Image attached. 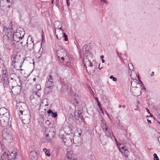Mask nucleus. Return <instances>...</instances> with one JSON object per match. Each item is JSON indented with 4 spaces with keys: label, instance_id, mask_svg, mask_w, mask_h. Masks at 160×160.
I'll return each mask as SVG.
<instances>
[{
    "label": "nucleus",
    "instance_id": "obj_9",
    "mask_svg": "<svg viewBox=\"0 0 160 160\" xmlns=\"http://www.w3.org/2000/svg\"><path fill=\"white\" fill-rule=\"evenodd\" d=\"M47 81L45 87L46 88H50L53 85V79L51 75H50Z\"/></svg>",
    "mask_w": 160,
    "mask_h": 160
},
{
    "label": "nucleus",
    "instance_id": "obj_45",
    "mask_svg": "<svg viewBox=\"0 0 160 160\" xmlns=\"http://www.w3.org/2000/svg\"><path fill=\"white\" fill-rule=\"evenodd\" d=\"M70 65V63L69 62H67L66 63V65L67 66H69Z\"/></svg>",
    "mask_w": 160,
    "mask_h": 160
},
{
    "label": "nucleus",
    "instance_id": "obj_27",
    "mask_svg": "<svg viewBox=\"0 0 160 160\" xmlns=\"http://www.w3.org/2000/svg\"><path fill=\"white\" fill-rule=\"evenodd\" d=\"M91 68H89V72H88L91 75H93L95 74V71L94 70L92 69V67H91Z\"/></svg>",
    "mask_w": 160,
    "mask_h": 160
},
{
    "label": "nucleus",
    "instance_id": "obj_30",
    "mask_svg": "<svg viewBox=\"0 0 160 160\" xmlns=\"http://www.w3.org/2000/svg\"><path fill=\"white\" fill-rule=\"evenodd\" d=\"M102 128L103 130L105 131V130H107V129L109 128L108 126H107L106 124L104 123L102 125Z\"/></svg>",
    "mask_w": 160,
    "mask_h": 160
},
{
    "label": "nucleus",
    "instance_id": "obj_4",
    "mask_svg": "<svg viewBox=\"0 0 160 160\" xmlns=\"http://www.w3.org/2000/svg\"><path fill=\"white\" fill-rule=\"evenodd\" d=\"M56 24L58 25V27H55L56 33V31L57 29V34H56V36L58 39H61L63 37V32L61 28V23L59 22H55L54 25H56Z\"/></svg>",
    "mask_w": 160,
    "mask_h": 160
},
{
    "label": "nucleus",
    "instance_id": "obj_56",
    "mask_svg": "<svg viewBox=\"0 0 160 160\" xmlns=\"http://www.w3.org/2000/svg\"><path fill=\"white\" fill-rule=\"evenodd\" d=\"M36 78H33V82H35V81H36Z\"/></svg>",
    "mask_w": 160,
    "mask_h": 160
},
{
    "label": "nucleus",
    "instance_id": "obj_58",
    "mask_svg": "<svg viewBox=\"0 0 160 160\" xmlns=\"http://www.w3.org/2000/svg\"><path fill=\"white\" fill-rule=\"evenodd\" d=\"M6 1L8 3H10L11 2L10 0H7Z\"/></svg>",
    "mask_w": 160,
    "mask_h": 160
},
{
    "label": "nucleus",
    "instance_id": "obj_22",
    "mask_svg": "<svg viewBox=\"0 0 160 160\" xmlns=\"http://www.w3.org/2000/svg\"><path fill=\"white\" fill-rule=\"evenodd\" d=\"M2 118L4 119V121L6 122H8V120L10 118V114L9 113H7L6 114L3 115H1Z\"/></svg>",
    "mask_w": 160,
    "mask_h": 160
},
{
    "label": "nucleus",
    "instance_id": "obj_34",
    "mask_svg": "<svg viewBox=\"0 0 160 160\" xmlns=\"http://www.w3.org/2000/svg\"><path fill=\"white\" fill-rule=\"evenodd\" d=\"M128 66L129 67V69L130 70H132L134 68L133 66V64L131 62H130L128 64Z\"/></svg>",
    "mask_w": 160,
    "mask_h": 160
},
{
    "label": "nucleus",
    "instance_id": "obj_15",
    "mask_svg": "<svg viewBox=\"0 0 160 160\" xmlns=\"http://www.w3.org/2000/svg\"><path fill=\"white\" fill-rule=\"evenodd\" d=\"M83 63L84 64V66L86 67V70L88 72L87 69V66H88L89 68H91V67H92V63L88 59H86L85 60L84 59H83Z\"/></svg>",
    "mask_w": 160,
    "mask_h": 160
},
{
    "label": "nucleus",
    "instance_id": "obj_41",
    "mask_svg": "<svg viewBox=\"0 0 160 160\" xmlns=\"http://www.w3.org/2000/svg\"><path fill=\"white\" fill-rule=\"evenodd\" d=\"M53 111L51 110V109H50L48 111V113L49 114H51L53 112Z\"/></svg>",
    "mask_w": 160,
    "mask_h": 160
},
{
    "label": "nucleus",
    "instance_id": "obj_33",
    "mask_svg": "<svg viewBox=\"0 0 160 160\" xmlns=\"http://www.w3.org/2000/svg\"><path fill=\"white\" fill-rule=\"evenodd\" d=\"M86 45H84L82 48V51L83 53H85L87 52V49H86Z\"/></svg>",
    "mask_w": 160,
    "mask_h": 160
},
{
    "label": "nucleus",
    "instance_id": "obj_61",
    "mask_svg": "<svg viewBox=\"0 0 160 160\" xmlns=\"http://www.w3.org/2000/svg\"><path fill=\"white\" fill-rule=\"evenodd\" d=\"M100 109L101 111L102 112V113H103V111L102 109L101 108H100Z\"/></svg>",
    "mask_w": 160,
    "mask_h": 160
},
{
    "label": "nucleus",
    "instance_id": "obj_8",
    "mask_svg": "<svg viewBox=\"0 0 160 160\" xmlns=\"http://www.w3.org/2000/svg\"><path fill=\"white\" fill-rule=\"evenodd\" d=\"M27 47L30 50H32L34 48V44L33 41L32 40V38L28 37V38L26 43Z\"/></svg>",
    "mask_w": 160,
    "mask_h": 160
},
{
    "label": "nucleus",
    "instance_id": "obj_51",
    "mask_svg": "<svg viewBox=\"0 0 160 160\" xmlns=\"http://www.w3.org/2000/svg\"><path fill=\"white\" fill-rule=\"evenodd\" d=\"M154 75V72H152L151 74V76H153Z\"/></svg>",
    "mask_w": 160,
    "mask_h": 160
},
{
    "label": "nucleus",
    "instance_id": "obj_12",
    "mask_svg": "<svg viewBox=\"0 0 160 160\" xmlns=\"http://www.w3.org/2000/svg\"><path fill=\"white\" fill-rule=\"evenodd\" d=\"M120 151L126 157H128V155L129 153V152L127 149L125 148V147H122L119 148Z\"/></svg>",
    "mask_w": 160,
    "mask_h": 160
},
{
    "label": "nucleus",
    "instance_id": "obj_50",
    "mask_svg": "<svg viewBox=\"0 0 160 160\" xmlns=\"http://www.w3.org/2000/svg\"><path fill=\"white\" fill-rule=\"evenodd\" d=\"M138 106H136V108H134V109L135 110H137L138 109Z\"/></svg>",
    "mask_w": 160,
    "mask_h": 160
},
{
    "label": "nucleus",
    "instance_id": "obj_32",
    "mask_svg": "<svg viewBox=\"0 0 160 160\" xmlns=\"http://www.w3.org/2000/svg\"><path fill=\"white\" fill-rule=\"evenodd\" d=\"M35 88L37 89L36 92H38L41 90V86L39 84H36L35 86Z\"/></svg>",
    "mask_w": 160,
    "mask_h": 160
},
{
    "label": "nucleus",
    "instance_id": "obj_26",
    "mask_svg": "<svg viewBox=\"0 0 160 160\" xmlns=\"http://www.w3.org/2000/svg\"><path fill=\"white\" fill-rule=\"evenodd\" d=\"M12 65L14 67H15V63H17V57L13 58V59L12 58Z\"/></svg>",
    "mask_w": 160,
    "mask_h": 160
},
{
    "label": "nucleus",
    "instance_id": "obj_53",
    "mask_svg": "<svg viewBox=\"0 0 160 160\" xmlns=\"http://www.w3.org/2000/svg\"><path fill=\"white\" fill-rule=\"evenodd\" d=\"M114 138L115 139V141L116 142V143H118V142L117 141L116 138L115 137H114Z\"/></svg>",
    "mask_w": 160,
    "mask_h": 160
},
{
    "label": "nucleus",
    "instance_id": "obj_38",
    "mask_svg": "<svg viewBox=\"0 0 160 160\" xmlns=\"http://www.w3.org/2000/svg\"><path fill=\"white\" fill-rule=\"evenodd\" d=\"M51 115L53 117L56 118V117H57V112H53L51 114Z\"/></svg>",
    "mask_w": 160,
    "mask_h": 160
},
{
    "label": "nucleus",
    "instance_id": "obj_64",
    "mask_svg": "<svg viewBox=\"0 0 160 160\" xmlns=\"http://www.w3.org/2000/svg\"><path fill=\"white\" fill-rule=\"evenodd\" d=\"M78 134L79 135V136H81L82 135V134L81 133H79Z\"/></svg>",
    "mask_w": 160,
    "mask_h": 160
},
{
    "label": "nucleus",
    "instance_id": "obj_20",
    "mask_svg": "<svg viewBox=\"0 0 160 160\" xmlns=\"http://www.w3.org/2000/svg\"><path fill=\"white\" fill-rule=\"evenodd\" d=\"M24 104L22 102H18L16 104V108L18 110L24 109L23 108V105Z\"/></svg>",
    "mask_w": 160,
    "mask_h": 160
},
{
    "label": "nucleus",
    "instance_id": "obj_57",
    "mask_svg": "<svg viewBox=\"0 0 160 160\" xmlns=\"http://www.w3.org/2000/svg\"><path fill=\"white\" fill-rule=\"evenodd\" d=\"M111 136H112V137H113L114 138V135L112 133H111Z\"/></svg>",
    "mask_w": 160,
    "mask_h": 160
},
{
    "label": "nucleus",
    "instance_id": "obj_37",
    "mask_svg": "<svg viewBox=\"0 0 160 160\" xmlns=\"http://www.w3.org/2000/svg\"><path fill=\"white\" fill-rule=\"evenodd\" d=\"M16 160H23V158L20 155L17 156V157L16 158Z\"/></svg>",
    "mask_w": 160,
    "mask_h": 160
},
{
    "label": "nucleus",
    "instance_id": "obj_55",
    "mask_svg": "<svg viewBox=\"0 0 160 160\" xmlns=\"http://www.w3.org/2000/svg\"><path fill=\"white\" fill-rule=\"evenodd\" d=\"M113 77H113V75H111V76H110V79H112V78H113Z\"/></svg>",
    "mask_w": 160,
    "mask_h": 160
},
{
    "label": "nucleus",
    "instance_id": "obj_18",
    "mask_svg": "<svg viewBox=\"0 0 160 160\" xmlns=\"http://www.w3.org/2000/svg\"><path fill=\"white\" fill-rule=\"evenodd\" d=\"M73 152L72 151H71L69 152H68L66 153V159L67 158L69 160H71L72 159H73Z\"/></svg>",
    "mask_w": 160,
    "mask_h": 160
},
{
    "label": "nucleus",
    "instance_id": "obj_1",
    "mask_svg": "<svg viewBox=\"0 0 160 160\" xmlns=\"http://www.w3.org/2000/svg\"><path fill=\"white\" fill-rule=\"evenodd\" d=\"M25 34V32L24 29L22 28H19L17 30V31L14 33H12L11 36L9 35V41L8 42L11 44L12 43L15 44V42H13V41H15L18 43V45L21 44V46H22L23 43L22 39Z\"/></svg>",
    "mask_w": 160,
    "mask_h": 160
},
{
    "label": "nucleus",
    "instance_id": "obj_19",
    "mask_svg": "<svg viewBox=\"0 0 160 160\" xmlns=\"http://www.w3.org/2000/svg\"><path fill=\"white\" fill-rule=\"evenodd\" d=\"M30 117L28 115H24L22 120L23 123L25 124L28 123L30 121Z\"/></svg>",
    "mask_w": 160,
    "mask_h": 160
},
{
    "label": "nucleus",
    "instance_id": "obj_36",
    "mask_svg": "<svg viewBox=\"0 0 160 160\" xmlns=\"http://www.w3.org/2000/svg\"><path fill=\"white\" fill-rule=\"evenodd\" d=\"M153 160H159V159L156 153H154L153 154Z\"/></svg>",
    "mask_w": 160,
    "mask_h": 160
},
{
    "label": "nucleus",
    "instance_id": "obj_6",
    "mask_svg": "<svg viewBox=\"0 0 160 160\" xmlns=\"http://www.w3.org/2000/svg\"><path fill=\"white\" fill-rule=\"evenodd\" d=\"M17 150L13 151H9L8 152V153L6 154V155L5 156H4V157L7 156L8 160H14L16 159L17 156Z\"/></svg>",
    "mask_w": 160,
    "mask_h": 160
},
{
    "label": "nucleus",
    "instance_id": "obj_40",
    "mask_svg": "<svg viewBox=\"0 0 160 160\" xmlns=\"http://www.w3.org/2000/svg\"><path fill=\"white\" fill-rule=\"evenodd\" d=\"M46 124L48 125H49L51 124V122H50L49 120H47L46 122Z\"/></svg>",
    "mask_w": 160,
    "mask_h": 160
},
{
    "label": "nucleus",
    "instance_id": "obj_2",
    "mask_svg": "<svg viewBox=\"0 0 160 160\" xmlns=\"http://www.w3.org/2000/svg\"><path fill=\"white\" fill-rule=\"evenodd\" d=\"M5 28H6L7 30H6L5 33L4 32V31H2V34H3V39L4 42H8L9 41L10 37L9 35L10 34V36H11L13 33L12 31H13V29L11 22H9V25L6 26Z\"/></svg>",
    "mask_w": 160,
    "mask_h": 160
},
{
    "label": "nucleus",
    "instance_id": "obj_11",
    "mask_svg": "<svg viewBox=\"0 0 160 160\" xmlns=\"http://www.w3.org/2000/svg\"><path fill=\"white\" fill-rule=\"evenodd\" d=\"M56 53L58 55L61 56L63 55H65L66 56V52L65 50L62 48L61 46H59L58 50L56 51Z\"/></svg>",
    "mask_w": 160,
    "mask_h": 160
},
{
    "label": "nucleus",
    "instance_id": "obj_59",
    "mask_svg": "<svg viewBox=\"0 0 160 160\" xmlns=\"http://www.w3.org/2000/svg\"><path fill=\"white\" fill-rule=\"evenodd\" d=\"M105 62V61L103 59H102V63H104Z\"/></svg>",
    "mask_w": 160,
    "mask_h": 160
},
{
    "label": "nucleus",
    "instance_id": "obj_25",
    "mask_svg": "<svg viewBox=\"0 0 160 160\" xmlns=\"http://www.w3.org/2000/svg\"><path fill=\"white\" fill-rule=\"evenodd\" d=\"M74 117L76 120L80 122H82L83 120H84L83 117L82 116H77L76 117L75 116Z\"/></svg>",
    "mask_w": 160,
    "mask_h": 160
},
{
    "label": "nucleus",
    "instance_id": "obj_35",
    "mask_svg": "<svg viewBox=\"0 0 160 160\" xmlns=\"http://www.w3.org/2000/svg\"><path fill=\"white\" fill-rule=\"evenodd\" d=\"M2 134H11L10 131L7 129H5L4 130V131Z\"/></svg>",
    "mask_w": 160,
    "mask_h": 160
},
{
    "label": "nucleus",
    "instance_id": "obj_49",
    "mask_svg": "<svg viewBox=\"0 0 160 160\" xmlns=\"http://www.w3.org/2000/svg\"><path fill=\"white\" fill-rule=\"evenodd\" d=\"M146 109L147 111V112L148 113H149V114H150V111H149V110L148 109V108H146Z\"/></svg>",
    "mask_w": 160,
    "mask_h": 160
},
{
    "label": "nucleus",
    "instance_id": "obj_63",
    "mask_svg": "<svg viewBox=\"0 0 160 160\" xmlns=\"http://www.w3.org/2000/svg\"><path fill=\"white\" fill-rule=\"evenodd\" d=\"M121 105H118V108H121Z\"/></svg>",
    "mask_w": 160,
    "mask_h": 160
},
{
    "label": "nucleus",
    "instance_id": "obj_54",
    "mask_svg": "<svg viewBox=\"0 0 160 160\" xmlns=\"http://www.w3.org/2000/svg\"><path fill=\"white\" fill-rule=\"evenodd\" d=\"M139 78H140V77H139V76H138V79L139 80V81L142 84V82L139 79Z\"/></svg>",
    "mask_w": 160,
    "mask_h": 160
},
{
    "label": "nucleus",
    "instance_id": "obj_29",
    "mask_svg": "<svg viewBox=\"0 0 160 160\" xmlns=\"http://www.w3.org/2000/svg\"><path fill=\"white\" fill-rule=\"evenodd\" d=\"M81 112L79 111H76L74 113V117L76 116V117H77V116H81Z\"/></svg>",
    "mask_w": 160,
    "mask_h": 160
},
{
    "label": "nucleus",
    "instance_id": "obj_62",
    "mask_svg": "<svg viewBox=\"0 0 160 160\" xmlns=\"http://www.w3.org/2000/svg\"><path fill=\"white\" fill-rule=\"evenodd\" d=\"M126 107V106L124 105L122 106V107L123 108H125Z\"/></svg>",
    "mask_w": 160,
    "mask_h": 160
},
{
    "label": "nucleus",
    "instance_id": "obj_60",
    "mask_svg": "<svg viewBox=\"0 0 160 160\" xmlns=\"http://www.w3.org/2000/svg\"><path fill=\"white\" fill-rule=\"evenodd\" d=\"M100 58L102 59H103V58H104V56L103 55H102L101 56Z\"/></svg>",
    "mask_w": 160,
    "mask_h": 160
},
{
    "label": "nucleus",
    "instance_id": "obj_31",
    "mask_svg": "<svg viewBox=\"0 0 160 160\" xmlns=\"http://www.w3.org/2000/svg\"><path fill=\"white\" fill-rule=\"evenodd\" d=\"M64 79L63 80L61 79H60V82L62 83V86H69V85H68V84L67 83H65L64 82Z\"/></svg>",
    "mask_w": 160,
    "mask_h": 160
},
{
    "label": "nucleus",
    "instance_id": "obj_3",
    "mask_svg": "<svg viewBox=\"0 0 160 160\" xmlns=\"http://www.w3.org/2000/svg\"><path fill=\"white\" fill-rule=\"evenodd\" d=\"M55 129L53 127H49L46 128L45 134L46 141L48 142L51 140L55 136Z\"/></svg>",
    "mask_w": 160,
    "mask_h": 160
},
{
    "label": "nucleus",
    "instance_id": "obj_10",
    "mask_svg": "<svg viewBox=\"0 0 160 160\" xmlns=\"http://www.w3.org/2000/svg\"><path fill=\"white\" fill-rule=\"evenodd\" d=\"M130 90L133 95L136 96H139L141 93L140 88L139 87L136 88H130Z\"/></svg>",
    "mask_w": 160,
    "mask_h": 160
},
{
    "label": "nucleus",
    "instance_id": "obj_13",
    "mask_svg": "<svg viewBox=\"0 0 160 160\" xmlns=\"http://www.w3.org/2000/svg\"><path fill=\"white\" fill-rule=\"evenodd\" d=\"M140 86V84L138 81L136 79H133V81H132L131 83V87L130 88H138V87Z\"/></svg>",
    "mask_w": 160,
    "mask_h": 160
},
{
    "label": "nucleus",
    "instance_id": "obj_48",
    "mask_svg": "<svg viewBox=\"0 0 160 160\" xmlns=\"http://www.w3.org/2000/svg\"><path fill=\"white\" fill-rule=\"evenodd\" d=\"M64 55H63V57H62L61 58V59L62 60V61H64V57H63L64 56Z\"/></svg>",
    "mask_w": 160,
    "mask_h": 160
},
{
    "label": "nucleus",
    "instance_id": "obj_7",
    "mask_svg": "<svg viewBox=\"0 0 160 160\" xmlns=\"http://www.w3.org/2000/svg\"><path fill=\"white\" fill-rule=\"evenodd\" d=\"M72 143L75 145L76 146L80 145L81 143V139L79 136H73L72 138Z\"/></svg>",
    "mask_w": 160,
    "mask_h": 160
},
{
    "label": "nucleus",
    "instance_id": "obj_43",
    "mask_svg": "<svg viewBox=\"0 0 160 160\" xmlns=\"http://www.w3.org/2000/svg\"><path fill=\"white\" fill-rule=\"evenodd\" d=\"M24 110V109L18 110L19 111V113L21 115H22L23 112Z\"/></svg>",
    "mask_w": 160,
    "mask_h": 160
},
{
    "label": "nucleus",
    "instance_id": "obj_46",
    "mask_svg": "<svg viewBox=\"0 0 160 160\" xmlns=\"http://www.w3.org/2000/svg\"><path fill=\"white\" fill-rule=\"evenodd\" d=\"M112 80L113 81H117V78L115 77H113L112 78Z\"/></svg>",
    "mask_w": 160,
    "mask_h": 160
},
{
    "label": "nucleus",
    "instance_id": "obj_42",
    "mask_svg": "<svg viewBox=\"0 0 160 160\" xmlns=\"http://www.w3.org/2000/svg\"><path fill=\"white\" fill-rule=\"evenodd\" d=\"M67 1V6L68 7L69 6L70 4V1H69V0H68V1Z\"/></svg>",
    "mask_w": 160,
    "mask_h": 160
},
{
    "label": "nucleus",
    "instance_id": "obj_21",
    "mask_svg": "<svg viewBox=\"0 0 160 160\" xmlns=\"http://www.w3.org/2000/svg\"><path fill=\"white\" fill-rule=\"evenodd\" d=\"M7 113H9L5 108L3 107L0 108V116L6 114Z\"/></svg>",
    "mask_w": 160,
    "mask_h": 160
},
{
    "label": "nucleus",
    "instance_id": "obj_39",
    "mask_svg": "<svg viewBox=\"0 0 160 160\" xmlns=\"http://www.w3.org/2000/svg\"><path fill=\"white\" fill-rule=\"evenodd\" d=\"M52 88V87H50V88H46L45 90L47 91L48 93V92H49L50 91L51 88Z\"/></svg>",
    "mask_w": 160,
    "mask_h": 160
},
{
    "label": "nucleus",
    "instance_id": "obj_14",
    "mask_svg": "<svg viewBox=\"0 0 160 160\" xmlns=\"http://www.w3.org/2000/svg\"><path fill=\"white\" fill-rule=\"evenodd\" d=\"M3 138L6 140L7 142H11L12 141V138L11 134H2Z\"/></svg>",
    "mask_w": 160,
    "mask_h": 160
},
{
    "label": "nucleus",
    "instance_id": "obj_5",
    "mask_svg": "<svg viewBox=\"0 0 160 160\" xmlns=\"http://www.w3.org/2000/svg\"><path fill=\"white\" fill-rule=\"evenodd\" d=\"M61 138L62 142L66 146H70L72 144V137L70 135H68L66 137L64 136Z\"/></svg>",
    "mask_w": 160,
    "mask_h": 160
},
{
    "label": "nucleus",
    "instance_id": "obj_16",
    "mask_svg": "<svg viewBox=\"0 0 160 160\" xmlns=\"http://www.w3.org/2000/svg\"><path fill=\"white\" fill-rule=\"evenodd\" d=\"M11 91L13 94H18L20 92V88L18 86L14 87L12 88Z\"/></svg>",
    "mask_w": 160,
    "mask_h": 160
},
{
    "label": "nucleus",
    "instance_id": "obj_28",
    "mask_svg": "<svg viewBox=\"0 0 160 160\" xmlns=\"http://www.w3.org/2000/svg\"><path fill=\"white\" fill-rule=\"evenodd\" d=\"M48 150L50 151L49 149L47 150V149L45 148L43 149V151L45 152L46 155L47 156H50V153L48 151Z\"/></svg>",
    "mask_w": 160,
    "mask_h": 160
},
{
    "label": "nucleus",
    "instance_id": "obj_23",
    "mask_svg": "<svg viewBox=\"0 0 160 160\" xmlns=\"http://www.w3.org/2000/svg\"><path fill=\"white\" fill-rule=\"evenodd\" d=\"M8 122H6L4 121V119L2 118L1 116H0V124L3 127H5L7 125Z\"/></svg>",
    "mask_w": 160,
    "mask_h": 160
},
{
    "label": "nucleus",
    "instance_id": "obj_24",
    "mask_svg": "<svg viewBox=\"0 0 160 160\" xmlns=\"http://www.w3.org/2000/svg\"><path fill=\"white\" fill-rule=\"evenodd\" d=\"M104 131L105 132V135L106 136L108 137H110L111 138H112L111 132L110 131L109 128L107 130H105Z\"/></svg>",
    "mask_w": 160,
    "mask_h": 160
},
{
    "label": "nucleus",
    "instance_id": "obj_47",
    "mask_svg": "<svg viewBox=\"0 0 160 160\" xmlns=\"http://www.w3.org/2000/svg\"><path fill=\"white\" fill-rule=\"evenodd\" d=\"M147 122H148V123L149 124H150V123H151V120L148 119H147Z\"/></svg>",
    "mask_w": 160,
    "mask_h": 160
},
{
    "label": "nucleus",
    "instance_id": "obj_17",
    "mask_svg": "<svg viewBox=\"0 0 160 160\" xmlns=\"http://www.w3.org/2000/svg\"><path fill=\"white\" fill-rule=\"evenodd\" d=\"M30 155L32 160H36L38 158V153L35 151L31 152L30 153Z\"/></svg>",
    "mask_w": 160,
    "mask_h": 160
},
{
    "label": "nucleus",
    "instance_id": "obj_52",
    "mask_svg": "<svg viewBox=\"0 0 160 160\" xmlns=\"http://www.w3.org/2000/svg\"><path fill=\"white\" fill-rule=\"evenodd\" d=\"M64 40L65 41H67L68 40V37L65 38Z\"/></svg>",
    "mask_w": 160,
    "mask_h": 160
},
{
    "label": "nucleus",
    "instance_id": "obj_44",
    "mask_svg": "<svg viewBox=\"0 0 160 160\" xmlns=\"http://www.w3.org/2000/svg\"><path fill=\"white\" fill-rule=\"evenodd\" d=\"M63 37L64 38L68 37V35L66 33H63Z\"/></svg>",
    "mask_w": 160,
    "mask_h": 160
}]
</instances>
